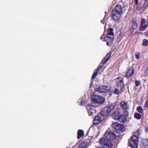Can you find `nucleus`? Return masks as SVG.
Here are the masks:
<instances>
[{
    "label": "nucleus",
    "mask_w": 148,
    "mask_h": 148,
    "mask_svg": "<svg viewBox=\"0 0 148 148\" xmlns=\"http://www.w3.org/2000/svg\"><path fill=\"white\" fill-rule=\"evenodd\" d=\"M86 145L87 144L86 143L83 142L80 145L79 148H86Z\"/></svg>",
    "instance_id": "nucleus-23"
},
{
    "label": "nucleus",
    "mask_w": 148,
    "mask_h": 148,
    "mask_svg": "<svg viewBox=\"0 0 148 148\" xmlns=\"http://www.w3.org/2000/svg\"><path fill=\"white\" fill-rule=\"evenodd\" d=\"M136 86H138L140 84V82L138 81H136L135 82Z\"/></svg>",
    "instance_id": "nucleus-34"
},
{
    "label": "nucleus",
    "mask_w": 148,
    "mask_h": 148,
    "mask_svg": "<svg viewBox=\"0 0 148 148\" xmlns=\"http://www.w3.org/2000/svg\"><path fill=\"white\" fill-rule=\"evenodd\" d=\"M106 41L108 42H112L114 38L113 37L106 36L105 38Z\"/></svg>",
    "instance_id": "nucleus-19"
},
{
    "label": "nucleus",
    "mask_w": 148,
    "mask_h": 148,
    "mask_svg": "<svg viewBox=\"0 0 148 148\" xmlns=\"http://www.w3.org/2000/svg\"><path fill=\"white\" fill-rule=\"evenodd\" d=\"M125 111H124L123 112L124 114L126 115L127 117H128L129 114V112L127 111V110H125Z\"/></svg>",
    "instance_id": "nucleus-29"
},
{
    "label": "nucleus",
    "mask_w": 148,
    "mask_h": 148,
    "mask_svg": "<svg viewBox=\"0 0 148 148\" xmlns=\"http://www.w3.org/2000/svg\"><path fill=\"white\" fill-rule=\"evenodd\" d=\"M91 109L92 110V107H89V108L88 109L89 115V116L92 115L93 112H95L94 110H92V111Z\"/></svg>",
    "instance_id": "nucleus-25"
},
{
    "label": "nucleus",
    "mask_w": 148,
    "mask_h": 148,
    "mask_svg": "<svg viewBox=\"0 0 148 148\" xmlns=\"http://www.w3.org/2000/svg\"><path fill=\"white\" fill-rule=\"evenodd\" d=\"M137 9L138 10H139V9H138L137 8Z\"/></svg>",
    "instance_id": "nucleus-42"
},
{
    "label": "nucleus",
    "mask_w": 148,
    "mask_h": 148,
    "mask_svg": "<svg viewBox=\"0 0 148 148\" xmlns=\"http://www.w3.org/2000/svg\"><path fill=\"white\" fill-rule=\"evenodd\" d=\"M120 106L121 108L123 110H127L128 109V105L126 102L122 101L121 102Z\"/></svg>",
    "instance_id": "nucleus-13"
},
{
    "label": "nucleus",
    "mask_w": 148,
    "mask_h": 148,
    "mask_svg": "<svg viewBox=\"0 0 148 148\" xmlns=\"http://www.w3.org/2000/svg\"><path fill=\"white\" fill-rule=\"evenodd\" d=\"M114 109V106H110L104 108L101 112V114L103 115V116H107L109 115L112 111Z\"/></svg>",
    "instance_id": "nucleus-3"
},
{
    "label": "nucleus",
    "mask_w": 148,
    "mask_h": 148,
    "mask_svg": "<svg viewBox=\"0 0 148 148\" xmlns=\"http://www.w3.org/2000/svg\"><path fill=\"white\" fill-rule=\"evenodd\" d=\"M123 78L121 77H119L116 79L117 87L121 91L124 87L125 86L123 81Z\"/></svg>",
    "instance_id": "nucleus-5"
},
{
    "label": "nucleus",
    "mask_w": 148,
    "mask_h": 148,
    "mask_svg": "<svg viewBox=\"0 0 148 148\" xmlns=\"http://www.w3.org/2000/svg\"><path fill=\"white\" fill-rule=\"evenodd\" d=\"M111 56L110 53H108L106 56L102 59L101 61V63L105 64L109 60V58Z\"/></svg>",
    "instance_id": "nucleus-16"
},
{
    "label": "nucleus",
    "mask_w": 148,
    "mask_h": 148,
    "mask_svg": "<svg viewBox=\"0 0 148 148\" xmlns=\"http://www.w3.org/2000/svg\"><path fill=\"white\" fill-rule=\"evenodd\" d=\"M84 135V132L83 131L81 130H79L78 131L77 138L78 139H80Z\"/></svg>",
    "instance_id": "nucleus-18"
},
{
    "label": "nucleus",
    "mask_w": 148,
    "mask_h": 148,
    "mask_svg": "<svg viewBox=\"0 0 148 148\" xmlns=\"http://www.w3.org/2000/svg\"><path fill=\"white\" fill-rule=\"evenodd\" d=\"M145 106L146 107H148V100L146 101L145 104Z\"/></svg>",
    "instance_id": "nucleus-36"
},
{
    "label": "nucleus",
    "mask_w": 148,
    "mask_h": 148,
    "mask_svg": "<svg viewBox=\"0 0 148 148\" xmlns=\"http://www.w3.org/2000/svg\"><path fill=\"white\" fill-rule=\"evenodd\" d=\"M145 5L147 6H148V0H145Z\"/></svg>",
    "instance_id": "nucleus-35"
},
{
    "label": "nucleus",
    "mask_w": 148,
    "mask_h": 148,
    "mask_svg": "<svg viewBox=\"0 0 148 148\" xmlns=\"http://www.w3.org/2000/svg\"><path fill=\"white\" fill-rule=\"evenodd\" d=\"M141 33L140 32H135V34H137L138 33Z\"/></svg>",
    "instance_id": "nucleus-39"
},
{
    "label": "nucleus",
    "mask_w": 148,
    "mask_h": 148,
    "mask_svg": "<svg viewBox=\"0 0 148 148\" xmlns=\"http://www.w3.org/2000/svg\"><path fill=\"white\" fill-rule=\"evenodd\" d=\"M105 38V37H104V36H102L101 37V39L103 41H106Z\"/></svg>",
    "instance_id": "nucleus-33"
},
{
    "label": "nucleus",
    "mask_w": 148,
    "mask_h": 148,
    "mask_svg": "<svg viewBox=\"0 0 148 148\" xmlns=\"http://www.w3.org/2000/svg\"><path fill=\"white\" fill-rule=\"evenodd\" d=\"M112 126L115 129L118 130H121L122 128V125L117 122L113 123Z\"/></svg>",
    "instance_id": "nucleus-10"
},
{
    "label": "nucleus",
    "mask_w": 148,
    "mask_h": 148,
    "mask_svg": "<svg viewBox=\"0 0 148 148\" xmlns=\"http://www.w3.org/2000/svg\"><path fill=\"white\" fill-rule=\"evenodd\" d=\"M106 45H108V46H110V45H109V42H107V44H106Z\"/></svg>",
    "instance_id": "nucleus-40"
},
{
    "label": "nucleus",
    "mask_w": 148,
    "mask_h": 148,
    "mask_svg": "<svg viewBox=\"0 0 148 148\" xmlns=\"http://www.w3.org/2000/svg\"><path fill=\"white\" fill-rule=\"evenodd\" d=\"M92 100L95 102L102 103L105 101L104 98L102 96L97 95H93L91 97Z\"/></svg>",
    "instance_id": "nucleus-4"
},
{
    "label": "nucleus",
    "mask_w": 148,
    "mask_h": 148,
    "mask_svg": "<svg viewBox=\"0 0 148 148\" xmlns=\"http://www.w3.org/2000/svg\"><path fill=\"white\" fill-rule=\"evenodd\" d=\"M148 26V23L147 21L144 19H142L141 22V26L139 29L141 31L145 30Z\"/></svg>",
    "instance_id": "nucleus-9"
},
{
    "label": "nucleus",
    "mask_w": 148,
    "mask_h": 148,
    "mask_svg": "<svg viewBox=\"0 0 148 148\" xmlns=\"http://www.w3.org/2000/svg\"><path fill=\"white\" fill-rule=\"evenodd\" d=\"M120 113L119 111H115L112 114V117L114 119H118L120 116Z\"/></svg>",
    "instance_id": "nucleus-14"
},
{
    "label": "nucleus",
    "mask_w": 148,
    "mask_h": 148,
    "mask_svg": "<svg viewBox=\"0 0 148 148\" xmlns=\"http://www.w3.org/2000/svg\"><path fill=\"white\" fill-rule=\"evenodd\" d=\"M118 119L121 123H125L127 121V118L123 114L120 115Z\"/></svg>",
    "instance_id": "nucleus-15"
},
{
    "label": "nucleus",
    "mask_w": 148,
    "mask_h": 148,
    "mask_svg": "<svg viewBox=\"0 0 148 148\" xmlns=\"http://www.w3.org/2000/svg\"><path fill=\"white\" fill-rule=\"evenodd\" d=\"M104 116L103 115L101 114H99L98 116H96L93 120V124L94 125H97L99 124L103 120Z\"/></svg>",
    "instance_id": "nucleus-7"
},
{
    "label": "nucleus",
    "mask_w": 148,
    "mask_h": 148,
    "mask_svg": "<svg viewBox=\"0 0 148 148\" xmlns=\"http://www.w3.org/2000/svg\"><path fill=\"white\" fill-rule=\"evenodd\" d=\"M134 117L137 119H139L141 118V115L139 113H136L134 114Z\"/></svg>",
    "instance_id": "nucleus-26"
},
{
    "label": "nucleus",
    "mask_w": 148,
    "mask_h": 148,
    "mask_svg": "<svg viewBox=\"0 0 148 148\" xmlns=\"http://www.w3.org/2000/svg\"><path fill=\"white\" fill-rule=\"evenodd\" d=\"M145 73L146 75H148V66L146 68L145 71Z\"/></svg>",
    "instance_id": "nucleus-32"
},
{
    "label": "nucleus",
    "mask_w": 148,
    "mask_h": 148,
    "mask_svg": "<svg viewBox=\"0 0 148 148\" xmlns=\"http://www.w3.org/2000/svg\"><path fill=\"white\" fill-rule=\"evenodd\" d=\"M138 0H134V1L135 2L136 4L135 5H137L138 3Z\"/></svg>",
    "instance_id": "nucleus-37"
},
{
    "label": "nucleus",
    "mask_w": 148,
    "mask_h": 148,
    "mask_svg": "<svg viewBox=\"0 0 148 148\" xmlns=\"http://www.w3.org/2000/svg\"><path fill=\"white\" fill-rule=\"evenodd\" d=\"M138 141V139L136 136L133 135L130 139L129 140L128 145L132 148H137Z\"/></svg>",
    "instance_id": "nucleus-1"
},
{
    "label": "nucleus",
    "mask_w": 148,
    "mask_h": 148,
    "mask_svg": "<svg viewBox=\"0 0 148 148\" xmlns=\"http://www.w3.org/2000/svg\"><path fill=\"white\" fill-rule=\"evenodd\" d=\"M106 139V140L112 141L115 139V134L111 131L106 132L105 134Z\"/></svg>",
    "instance_id": "nucleus-6"
},
{
    "label": "nucleus",
    "mask_w": 148,
    "mask_h": 148,
    "mask_svg": "<svg viewBox=\"0 0 148 148\" xmlns=\"http://www.w3.org/2000/svg\"><path fill=\"white\" fill-rule=\"evenodd\" d=\"M113 29L111 28H110L108 30L107 35L109 36H113Z\"/></svg>",
    "instance_id": "nucleus-20"
},
{
    "label": "nucleus",
    "mask_w": 148,
    "mask_h": 148,
    "mask_svg": "<svg viewBox=\"0 0 148 148\" xmlns=\"http://www.w3.org/2000/svg\"><path fill=\"white\" fill-rule=\"evenodd\" d=\"M134 69L131 68L127 72L126 77L127 78H130L132 77V75L134 73Z\"/></svg>",
    "instance_id": "nucleus-17"
},
{
    "label": "nucleus",
    "mask_w": 148,
    "mask_h": 148,
    "mask_svg": "<svg viewBox=\"0 0 148 148\" xmlns=\"http://www.w3.org/2000/svg\"><path fill=\"white\" fill-rule=\"evenodd\" d=\"M148 45V40L146 39H144L143 40V43L142 45L144 47H146Z\"/></svg>",
    "instance_id": "nucleus-24"
},
{
    "label": "nucleus",
    "mask_w": 148,
    "mask_h": 148,
    "mask_svg": "<svg viewBox=\"0 0 148 148\" xmlns=\"http://www.w3.org/2000/svg\"><path fill=\"white\" fill-rule=\"evenodd\" d=\"M135 57L137 59H138L139 58V54L138 52H136L135 53Z\"/></svg>",
    "instance_id": "nucleus-31"
},
{
    "label": "nucleus",
    "mask_w": 148,
    "mask_h": 148,
    "mask_svg": "<svg viewBox=\"0 0 148 148\" xmlns=\"http://www.w3.org/2000/svg\"><path fill=\"white\" fill-rule=\"evenodd\" d=\"M119 92L120 91L119 89L117 88L114 91V94L116 95L118 94L119 93Z\"/></svg>",
    "instance_id": "nucleus-28"
},
{
    "label": "nucleus",
    "mask_w": 148,
    "mask_h": 148,
    "mask_svg": "<svg viewBox=\"0 0 148 148\" xmlns=\"http://www.w3.org/2000/svg\"><path fill=\"white\" fill-rule=\"evenodd\" d=\"M145 35L147 36H148V31H147L145 33Z\"/></svg>",
    "instance_id": "nucleus-38"
},
{
    "label": "nucleus",
    "mask_w": 148,
    "mask_h": 148,
    "mask_svg": "<svg viewBox=\"0 0 148 148\" xmlns=\"http://www.w3.org/2000/svg\"><path fill=\"white\" fill-rule=\"evenodd\" d=\"M110 90V87L105 86H101L99 87L97 90L99 92L101 93H106Z\"/></svg>",
    "instance_id": "nucleus-8"
},
{
    "label": "nucleus",
    "mask_w": 148,
    "mask_h": 148,
    "mask_svg": "<svg viewBox=\"0 0 148 148\" xmlns=\"http://www.w3.org/2000/svg\"><path fill=\"white\" fill-rule=\"evenodd\" d=\"M121 16V14L112 11V17L114 20H118L120 19Z\"/></svg>",
    "instance_id": "nucleus-12"
},
{
    "label": "nucleus",
    "mask_w": 148,
    "mask_h": 148,
    "mask_svg": "<svg viewBox=\"0 0 148 148\" xmlns=\"http://www.w3.org/2000/svg\"><path fill=\"white\" fill-rule=\"evenodd\" d=\"M112 11L121 14L122 12V7L121 5L118 4L116 6L115 9L113 10Z\"/></svg>",
    "instance_id": "nucleus-11"
},
{
    "label": "nucleus",
    "mask_w": 148,
    "mask_h": 148,
    "mask_svg": "<svg viewBox=\"0 0 148 148\" xmlns=\"http://www.w3.org/2000/svg\"><path fill=\"white\" fill-rule=\"evenodd\" d=\"M99 71V70L98 68L96 69H95L94 70L93 72V75L92 76V79L95 78V77L97 76Z\"/></svg>",
    "instance_id": "nucleus-21"
},
{
    "label": "nucleus",
    "mask_w": 148,
    "mask_h": 148,
    "mask_svg": "<svg viewBox=\"0 0 148 148\" xmlns=\"http://www.w3.org/2000/svg\"><path fill=\"white\" fill-rule=\"evenodd\" d=\"M136 132H135L133 134L134 135H136V136H137L136 135V134L137 135H139L140 134V132H139V130H137L136 131Z\"/></svg>",
    "instance_id": "nucleus-30"
},
{
    "label": "nucleus",
    "mask_w": 148,
    "mask_h": 148,
    "mask_svg": "<svg viewBox=\"0 0 148 148\" xmlns=\"http://www.w3.org/2000/svg\"><path fill=\"white\" fill-rule=\"evenodd\" d=\"M100 144L102 147H100L99 148H110L113 146V144L110 142L107 141L104 138H101L100 141Z\"/></svg>",
    "instance_id": "nucleus-2"
},
{
    "label": "nucleus",
    "mask_w": 148,
    "mask_h": 148,
    "mask_svg": "<svg viewBox=\"0 0 148 148\" xmlns=\"http://www.w3.org/2000/svg\"><path fill=\"white\" fill-rule=\"evenodd\" d=\"M137 110L138 112L140 113H142L143 111L142 108L139 106H138L137 107Z\"/></svg>",
    "instance_id": "nucleus-27"
},
{
    "label": "nucleus",
    "mask_w": 148,
    "mask_h": 148,
    "mask_svg": "<svg viewBox=\"0 0 148 148\" xmlns=\"http://www.w3.org/2000/svg\"><path fill=\"white\" fill-rule=\"evenodd\" d=\"M147 20L148 21V16H147Z\"/></svg>",
    "instance_id": "nucleus-41"
},
{
    "label": "nucleus",
    "mask_w": 148,
    "mask_h": 148,
    "mask_svg": "<svg viewBox=\"0 0 148 148\" xmlns=\"http://www.w3.org/2000/svg\"><path fill=\"white\" fill-rule=\"evenodd\" d=\"M138 26V23L136 21H133L132 27L133 29H136Z\"/></svg>",
    "instance_id": "nucleus-22"
}]
</instances>
